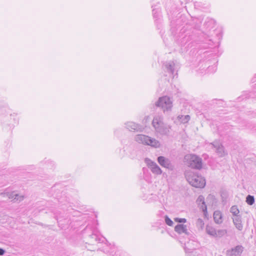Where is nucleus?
<instances>
[{"instance_id": "f257e3e1", "label": "nucleus", "mask_w": 256, "mask_h": 256, "mask_svg": "<svg viewBox=\"0 0 256 256\" xmlns=\"http://www.w3.org/2000/svg\"><path fill=\"white\" fill-rule=\"evenodd\" d=\"M185 176L188 183L194 187L202 188L206 185L205 179L196 172L186 170L185 172Z\"/></svg>"}, {"instance_id": "f03ea898", "label": "nucleus", "mask_w": 256, "mask_h": 256, "mask_svg": "<svg viewBox=\"0 0 256 256\" xmlns=\"http://www.w3.org/2000/svg\"><path fill=\"white\" fill-rule=\"evenodd\" d=\"M152 124L156 132L160 135H168L170 132V126L163 122V117L161 116H155Z\"/></svg>"}, {"instance_id": "7ed1b4c3", "label": "nucleus", "mask_w": 256, "mask_h": 256, "mask_svg": "<svg viewBox=\"0 0 256 256\" xmlns=\"http://www.w3.org/2000/svg\"><path fill=\"white\" fill-rule=\"evenodd\" d=\"M134 140L140 144L150 146L154 148H159L160 146V142L158 140L144 134H138L136 136Z\"/></svg>"}, {"instance_id": "20e7f679", "label": "nucleus", "mask_w": 256, "mask_h": 256, "mask_svg": "<svg viewBox=\"0 0 256 256\" xmlns=\"http://www.w3.org/2000/svg\"><path fill=\"white\" fill-rule=\"evenodd\" d=\"M186 164L192 168L200 170L202 167V159L195 154H188L184 156Z\"/></svg>"}, {"instance_id": "39448f33", "label": "nucleus", "mask_w": 256, "mask_h": 256, "mask_svg": "<svg viewBox=\"0 0 256 256\" xmlns=\"http://www.w3.org/2000/svg\"><path fill=\"white\" fill-rule=\"evenodd\" d=\"M156 106L161 107L164 112L170 110L172 108V101L168 96L160 98L156 104Z\"/></svg>"}, {"instance_id": "423d86ee", "label": "nucleus", "mask_w": 256, "mask_h": 256, "mask_svg": "<svg viewBox=\"0 0 256 256\" xmlns=\"http://www.w3.org/2000/svg\"><path fill=\"white\" fill-rule=\"evenodd\" d=\"M144 161L153 174L158 175L162 174V170L155 162L148 158H146Z\"/></svg>"}, {"instance_id": "0eeeda50", "label": "nucleus", "mask_w": 256, "mask_h": 256, "mask_svg": "<svg viewBox=\"0 0 256 256\" xmlns=\"http://www.w3.org/2000/svg\"><path fill=\"white\" fill-rule=\"evenodd\" d=\"M210 145L212 148L215 149V152L218 156L223 157L227 154L223 146L218 142L215 141L210 143Z\"/></svg>"}, {"instance_id": "6e6552de", "label": "nucleus", "mask_w": 256, "mask_h": 256, "mask_svg": "<svg viewBox=\"0 0 256 256\" xmlns=\"http://www.w3.org/2000/svg\"><path fill=\"white\" fill-rule=\"evenodd\" d=\"M244 250V247L242 246L238 245L234 248L226 251L228 256H236L240 255Z\"/></svg>"}, {"instance_id": "1a4fd4ad", "label": "nucleus", "mask_w": 256, "mask_h": 256, "mask_svg": "<svg viewBox=\"0 0 256 256\" xmlns=\"http://www.w3.org/2000/svg\"><path fill=\"white\" fill-rule=\"evenodd\" d=\"M158 161L161 166L168 169L172 170L173 166L169 159L163 156H160L158 158Z\"/></svg>"}, {"instance_id": "9d476101", "label": "nucleus", "mask_w": 256, "mask_h": 256, "mask_svg": "<svg viewBox=\"0 0 256 256\" xmlns=\"http://www.w3.org/2000/svg\"><path fill=\"white\" fill-rule=\"evenodd\" d=\"M196 202L203 211L204 216L206 218L208 214L207 208L204 202V197L202 196H200L197 199Z\"/></svg>"}, {"instance_id": "9b49d317", "label": "nucleus", "mask_w": 256, "mask_h": 256, "mask_svg": "<svg viewBox=\"0 0 256 256\" xmlns=\"http://www.w3.org/2000/svg\"><path fill=\"white\" fill-rule=\"evenodd\" d=\"M1 194L3 195L4 197L7 196L8 198L12 199L14 200H18L20 202L24 199V196H19V194H15L14 192L12 193H2Z\"/></svg>"}, {"instance_id": "f8f14e48", "label": "nucleus", "mask_w": 256, "mask_h": 256, "mask_svg": "<svg viewBox=\"0 0 256 256\" xmlns=\"http://www.w3.org/2000/svg\"><path fill=\"white\" fill-rule=\"evenodd\" d=\"M174 230L179 234H185L188 235L189 232L186 228V226L184 224H178L174 228Z\"/></svg>"}, {"instance_id": "ddd939ff", "label": "nucleus", "mask_w": 256, "mask_h": 256, "mask_svg": "<svg viewBox=\"0 0 256 256\" xmlns=\"http://www.w3.org/2000/svg\"><path fill=\"white\" fill-rule=\"evenodd\" d=\"M126 128H128L130 131H141L142 130L141 126L134 122H128L126 124Z\"/></svg>"}, {"instance_id": "4468645a", "label": "nucleus", "mask_w": 256, "mask_h": 256, "mask_svg": "<svg viewBox=\"0 0 256 256\" xmlns=\"http://www.w3.org/2000/svg\"><path fill=\"white\" fill-rule=\"evenodd\" d=\"M234 224L236 228L239 230H242L243 228V226L242 224V218L241 216H237L232 218Z\"/></svg>"}, {"instance_id": "2eb2a0df", "label": "nucleus", "mask_w": 256, "mask_h": 256, "mask_svg": "<svg viewBox=\"0 0 256 256\" xmlns=\"http://www.w3.org/2000/svg\"><path fill=\"white\" fill-rule=\"evenodd\" d=\"M222 214L220 210H216L214 212V222L218 224L222 223Z\"/></svg>"}, {"instance_id": "dca6fc26", "label": "nucleus", "mask_w": 256, "mask_h": 256, "mask_svg": "<svg viewBox=\"0 0 256 256\" xmlns=\"http://www.w3.org/2000/svg\"><path fill=\"white\" fill-rule=\"evenodd\" d=\"M206 232L210 236L216 237V230L212 226H206Z\"/></svg>"}, {"instance_id": "f3484780", "label": "nucleus", "mask_w": 256, "mask_h": 256, "mask_svg": "<svg viewBox=\"0 0 256 256\" xmlns=\"http://www.w3.org/2000/svg\"><path fill=\"white\" fill-rule=\"evenodd\" d=\"M174 64L173 62H170L165 64V67L167 71L172 74H173L174 72Z\"/></svg>"}, {"instance_id": "a211bd4d", "label": "nucleus", "mask_w": 256, "mask_h": 256, "mask_svg": "<svg viewBox=\"0 0 256 256\" xmlns=\"http://www.w3.org/2000/svg\"><path fill=\"white\" fill-rule=\"evenodd\" d=\"M177 118L181 123L186 124L190 120V116L189 115H179L178 116Z\"/></svg>"}, {"instance_id": "6ab92c4d", "label": "nucleus", "mask_w": 256, "mask_h": 256, "mask_svg": "<svg viewBox=\"0 0 256 256\" xmlns=\"http://www.w3.org/2000/svg\"><path fill=\"white\" fill-rule=\"evenodd\" d=\"M230 212L232 214L234 217L240 216V215H238L240 211L236 206H232L230 208Z\"/></svg>"}, {"instance_id": "aec40b11", "label": "nucleus", "mask_w": 256, "mask_h": 256, "mask_svg": "<svg viewBox=\"0 0 256 256\" xmlns=\"http://www.w3.org/2000/svg\"><path fill=\"white\" fill-rule=\"evenodd\" d=\"M204 222L201 218H198L196 222V227L198 230H202L204 228Z\"/></svg>"}, {"instance_id": "412c9836", "label": "nucleus", "mask_w": 256, "mask_h": 256, "mask_svg": "<svg viewBox=\"0 0 256 256\" xmlns=\"http://www.w3.org/2000/svg\"><path fill=\"white\" fill-rule=\"evenodd\" d=\"M246 202L249 205H252L254 202V196L250 195H248L246 198Z\"/></svg>"}, {"instance_id": "4be33fe9", "label": "nucleus", "mask_w": 256, "mask_h": 256, "mask_svg": "<svg viewBox=\"0 0 256 256\" xmlns=\"http://www.w3.org/2000/svg\"><path fill=\"white\" fill-rule=\"evenodd\" d=\"M227 233L226 230H218L216 231V237L221 238Z\"/></svg>"}, {"instance_id": "5701e85b", "label": "nucleus", "mask_w": 256, "mask_h": 256, "mask_svg": "<svg viewBox=\"0 0 256 256\" xmlns=\"http://www.w3.org/2000/svg\"><path fill=\"white\" fill-rule=\"evenodd\" d=\"M165 222L169 226H172L174 224L173 222L167 216H165Z\"/></svg>"}, {"instance_id": "b1692460", "label": "nucleus", "mask_w": 256, "mask_h": 256, "mask_svg": "<svg viewBox=\"0 0 256 256\" xmlns=\"http://www.w3.org/2000/svg\"><path fill=\"white\" fill-rule=\"evenodd\" d=\"M174 221L176 222H180V223H182V222L184 223V222H186V220L184 218H174Z\"/></svg>"}, {"instance_id": "393cba45", "label": "nucleus", "mask_w": 256, "mask_h": 256, "mask_svg": "<svg viewBox=\"0 0 256 256\" xmlns=\"http://www.w3.org/2000/svg\"><path fill=\"white\" fill-rule=\"evenodd\" d=\"M90 238L92 239H94L96 241L98 240V238L96 234H92L90 236Z\"/></svg>"}, {"instance_id": "a878e982", "label": "nucleus", "mask_w": 256, "mask_h": 256, "mask_svg": "<svg viewBox=\"0 0 256 256\" xmlns=\"http://www.w3.org/2000/svg\"><path fill=\"white\" fill-rule=\"evenodd\" d=\"M4 252H5V250L2 248H0V256L4 255Z\"/></svg>"}, {"instance_id": "bb28decb", "label": "nucleus", "mask_w": 256, "mask_h": 256, "mask_svg": "<svg viewBox=\"0 0 256 256\" xmlns=\"http://www.w3.org/2000/svg\"><path fill=\"white\" fill-rule=\"evenodd\" d=\"M256 76L254 77V78H252V82H256Z\"/></svg>"}]
</instances>
